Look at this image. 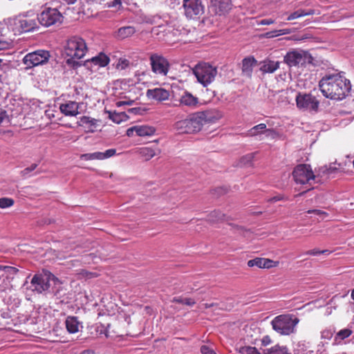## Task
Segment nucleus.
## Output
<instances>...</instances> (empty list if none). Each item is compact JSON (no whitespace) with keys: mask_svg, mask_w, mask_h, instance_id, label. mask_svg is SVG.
<instances>
[{"mask_svg":"<svg viewBox=\"0 0 354 354\" xmlns=\"http://www.w3.org/2000/svg\"><path fill=\"white\" fill-rule=\"evenodd\" d=\"M82 274L88 279L94 278L97 276V274L95 272H91L86 270H82Z\"/></svg>","mask_w":354,"mask_h":354,"instance_id":"50","label":"nucleus"},{"mask_svg":"<svg viewBox=\"0 0 354 354\" xmlns=\"http://www.w3.org/2000/svg\"><path fill=\"white\" fill-rule=\"evenodd\" d=\"M313 62L311 54L301 48L291 49L283 57V62L289 67H304Z\"/></svg>","mask_w":354,"mask_h":354,"instance_id":"4","label":"nucleus"},{"mask_svg":"<svg viewBox=\"0 0 354 354\" xmlns=\"http://www.w3.org/2000/svg\"><path fill=\"white\" fill-rule=\"evenodd\" d=\"M306 254L308 255L317 256V255L320 254V250H317V249H313V250H308L306 252Z\"/></svg>","mask_w":354,"mask_h":354,"instance_id":"55","label":"nucleus"},{"mask_svg":"<svg viewBox=\"0 0 354 354\" xmlns=\"http://www.w3.org/2000/svg\"><path fill=\"white\" fill-rule=\"evenodd\" d=\"M10 268L13 271V272H17L18 269L14 267H10Z\"/></svg>","mask_w":354,"mask_h":354,"instance_id":"62","label":"nucleus"},{"mask_svg":"<svg viewBox=\"0 0 354 354\" xmlns=\"http://www.w3.org/2000/svg\"><path fill=\"white\" fill-rule=\"evenodd\" d=\"M147 96L149 98L162 102L167 100L170 96L169 91L163 88H156L148 89Z\"/></svg>","mask_w":354,"mask_h":354,"instance_id":"17","label":"nucleus"},{"mask_svg":"<svg viewBox=\"0 0 354 354\" xmlns=\"http://www.w3.org/2000/svg\"><path fill=\"white\" fill-rule=\"evenodd\" d=\"M254 57H248L242 60V72L244 75L250 76L252 73L253 66L257 64Z\"/></svg>","mask_w":354,"mask_h":354,"instance_id":"25","label":"nucleus"},{"mask_svg":"<svg viewBox=\"0 0 354 354\" xmlns=\"http://www.w3.org/2000/svg\"><path fill=\"white\" fill-rule=\"evenodd\" d=\"M198 112L205 124L216 123L223 116V113L217 109H209Z\"/></svg>","mask_w":354,"mask_h":354,"instance_id":"13","label":"nucleus"},{"mask_svg":"<svg viewBox=\"0 0 354 354\" xmlns=\"http://www.w3.org/2000/svg\"><path fill=\"white\" fill-rule=\"evenodd\" d=\"M189 120L191 122V126H192V129L195 133L200 131L202 129L203 125L205 124L203 120L200 115L198 111L192 114V116L189 118Z\"/></svg>","mask_w":354,"mask_h":354,"instance_id":"26","label":"nucleus"},{"mask_svg":"<svg viewBox=\"0 0 354 354\" xmlns=\"http://www.w3.org/2000/svg\"><path fill=\"white\" fill-rule=\"evenodd\" d=\"M19 27L21 32H30L38 28L35 19L25 17L18 21Z\"/></svg>","mask_w":354,"mask_h":354,"instance_id":"21","label":"nucleus"},{"mask_svg":"<svg viewBox=\"0 0 354 354\" xmlns=\"http://www.w3.org/2000/svg\"><path fill=\"white\" fill-rule=\"evenodd\" d=\"M331 251H330L329 250H320V254H325V255H329L330 254H331Z\"/></svg>","mask_w":354,"mask_h":354,"instance_id":"59","label":"nucleus"},{"mask_svg":"<svg viewBox=\"0 0 354 354\" xmlns=\"http://www.w3.org/2000/svg\"><path fill=\"white\" fill-rule=\"evenodd\" d=\"M158 28H163L165 30V26L162 25H158L157 27H153L151 30V32L158 34L156 31L158 30Z\"/></svg>","mask_w":354,"mask_h":354,"instance_id":"58","label":"nucleus"},{"mask_svg":"<svg viewBox=\"0 0 354 354\" xmlns=\"http://www.w3.org/2000/svg\"><path fill=\"white\" fill-rule=\"evenodd\" d=\"M315 12L313 10H305L302 9L297 10L291 13L288 17V21H292L302 17L309 16L314 15Z\"/></svg>","mask_w":354,"mask_h":354,"instance_id":"29","label":"nucleus"},{"mask_svg":"<svg viewBox=\"0 0 354 354\" xmlns=\"http://www.w3.org/2000/svg\"><path fill=\"white\" fill-rule=\"evenodd\" d=\"M290 33H291V30L288 29V28L281 29V30H275L270 31V32L265 33V37L266 38H273V37H275L277 36L288 35Z\"/></svg>","mask_w":354,"mask_h":354,"instance_id":"34","label":"nucleus"},{"mask_svg":"<svg viewBox=\"0 0 354 354\" xmlns=\"http://www.w3.org/2000/svg\"><path fill=\"white\" fill-rule=\"evenodd\" d=\"M91 62L96 66L104 67L109 64L110 59L106 54L100 53L97 56L92 57Z\"/></svg>","mask_w":354,"mask_h":354,"instance_id":"28","label":"nucleus"},{"mask_svg":"<svg viewBox=\"0 0 354 354\" xmlns=\"http://www.w3.org/2000/svg\"><path fill=\"white\" fill-rule=\"evenodd\" d=\"M151 71L156 75L166 76L169 72L170 64L167 58L161 55L153 53L149 57Z\"/></svg>","mask_w":354,"mask_h":354,"instance_id":"8","label":"nucleus"},{"mask_svg":"<svg viewBox=\"0 0 354 354\" xmlns=\"http://www.w3.org/2000/svg\"><path fill=\"white\" fill-rule=\"evenodd\" d=\"M157 20H160V19L157 17H145L143 21L149 24H157Z\"/></svg>","mask_w":354,"mask_h":354,"instance_id":"43","label":"nucleus"},{"mask_svg":"<svg viewBox=\"0 0 354 354\" xmlns=\"http://www.w3.org/2000/svg\"><path fill=\"white\" fill-rule=\"evenodd\" d=\"M285 199L286 200L287 198H286L283 195L279 194L277 196H275L274 197H272V198L268 199L267 201L269 203H275V202H277L279 201H283Z\"/></svg>","mask_w":354,"mask_h":354,"instance_id":"45","label":"nucleus"},{"mask_svg":"<svg viewBox=\"0 0 354 354\" xmlns=\"http://www.w3.org/2000/svg\"><path fill=\"white\" fill-rule=\"evenodd\" d=\"M224 216L225 215L219 211H214L208 215V220L210 222H218L223 221Z\"/></svg>","mask_w":354,"mask_h":354,"instance_id":"37","label":"nucleus"},{"mask_svg":"<svg viewBox=\"0 0 354 354\" xmlns=\"http://www.w3.org/2000/svg\"><path fill=\"white\" fill-rule=\"evenodd\" d=\"M138 153L140 156L145 159V160H149L156 154L153 149L147 147L140 148Z\"/></svg>","mask_w":354,"mask_h":354,"instance_id":"31","label":"nucleus"},{"mask_svg":"<svg viewBox=\"0 0 354 354\" xmlns=\"http://www.w3.org/2000/svg\"><path fill=\"white\" fill-rule=\"evenodd\" d=\"M266 130V124L264 123H261L251 128L248 131V135L251 137L256 136L265 133Z\"/></svg>","mask_w":354,"mask_h":354,"instance_id":"32","label":"nucleus"},{"mask_svg":"<svg viewBox=\"0 0 354 354\" xmlns=\"http://www.w3.org/2000/svg\"><path fill=\"white\" fill-rule=\"evenodd\" d=\"M299 319L292 315L283 314L275 317L271 322L272 329L281 335H290L295 331Z\"/></svg>","mask_w":354,"mask_h":354,"instance_id":"3","label":"nucleus"},{"mask_svg":"<svg viewBox=\"0 0 354 354\" xmlns=\"http://www.w3.org/2000/svg\"><path fill=\"white\" fill-rule=\"evenodd\" d=\"M49 57L50 54L48 51L39 50L26 55L23 59V63L26 66V68H30L46 63Z\"/></svg>","mask_w":354,"mask_h":354,"instance_id":"9","label":"nucleus"},{"mask_svg":"<svg viewBox=\"0 0 354 354\" xmlns=\"http://www.w3.org/2000/svg\"><path fill=\"white\" fill-rule=\"evenodd\" d=\"M86 44L82 37L73 36L70 37L66 44L64 50L66 55L69 57L66 60L68 64H74L73 59H80L82 58L87 52Z\"/></svg>","mask_w":354,"mask_h":354,"instance_id":"2","label":"nucleus"},{"mask_svg":"<svg viewBox=\"0 0 354 354\" xmlns=\"http://www.w3.org/2000/svg\"><path fill=\"white\" fill-rule=\"evenodd\" d=\"M116 150L115 149H109L104 152L96 151L93 153H83L80 156V159L84 160H104L115 156Z\"/></svg>","mask_w":354,"mask_h":354,"instance_id":"14","label":"nucleus"},{"mask_svg":"<svg viewBox=\"0 0 354 354\" xmlns=\"http://www.w3.org/2000/svg\"><path fill=\"white\" fill-rule=\"evenodd\" d=\"M319 89L327 98L344 99L351 90L350 81L340 74L325 75L319 82Z\"/></svg>","mask_w":354,"mask_h":354,"instance_id":"1","label":"nucleus"},{"mask_svg":"<svg viewBox=\"0 0 354 354\" xmlns=\"http://www.w3.org/2000/svg\"><path fill=\"white\" fill-rule=\"evenodd\" d=\"M279 261H274L270 259L257 257L248 261V266L250 268L257 266L259 268H271L277 267Z\"/></svg>","mask_w":354,"mask_h":354,"instance_id":"16","label":"nucleus"},{"mask_svg":"<svg viewBox=\"0 0 354 354\" xmlns=\"http://www.w3.org/2000/svg\"><path fill=\"white\" fill-rule=\"evenodd\" d=\"M351 297L353 300H354V288L351 291Z\"/></svg>","mask_w":354,"mask_h":354,"instance_id":"63","label":"nucleus"},{"mask_svg":"<svg viewBox=\"0 0 354 354\" xmlns=\"http://www.w3.org/2000/svg\"><path fill=\"white\" fill-rule=\"evenodd\" d=\"M62 19L61 12L57 8H45L37 16L38 21L46 27L61 24Z\"/></svg>","mask_w":354,"mask_h":354,"instance_id":"7","label":"nucleus"},{"mask_svg":"<svg viewBox=\"0 0 354 354\" xmlns=\"http://www.w3.org/2000/svg\"><path fill=\"white\" fill-rule=\"evenodd\" d=\"M45 114H46V116L49 119H52L55 117V115L54 114V111L47 110V111H46Z\"/></svg>","mask_w":354,"mask_h":354,"instance_id":"56","label":"nucleus"},{"mask_svg":"<svg viewBox=\"0 0 354 354\" xmlns=\"http://www.w3.org/2000/svg\"><path fill=\"white\" fill-rule=\"evenodd\" d=\"M183 8L188 19H194L204 13V6L201 0H183Z\"/></svg>","mask_w":354,"mask_h":354,"instance_id":"10","label":"nucleus"},{"mask_svg":"<svg viewBox=\"0 0 354 354\" xmlns=\"http://www.w3.org/2000/svg\"><path fill=\"white\" fill-rule=\"evenodd\" d=\"M80 105L74 101H68L59 105V110L66 116H76L80 113Z\"/></svg>","mask_w":354,"mask_h":354,"instance_id":"18","label":"nucleus"},{"mask_svg":"<svg viewBox=\"0 0 354 354\" xmlns=\"http://www.w3.org/2000/svg\"><path fill=\"white\" fill-rule=\"evenodd\" d=\"M272 342V339L269 335L264 336L261 339L262 345L266 346L270 344Z\"/></svg>","mask_w":354,"mask_h":354,"instance_id":"52","label":"nucleus"},{"mask_svg":"<svg viewBox=\"0 0 354 354\" xmlns=\"http://www.w3.org/2000/svg\"><path fill=\"white\" fill-rule=\"evenodd\" d=\"M129 64V62L126 59H120L117 64V68L124 69Z\"/></svg>","mask_w":354,"mask_h":354,"instance_id":"44","label":"nucleus"},{"mask_svg":"<svg viewBox=\"0 0 354 354\" xmlns=\"http://www.w3.org/2000/svg\"><path fill=\"white\" fill-rule=\"evenodd\" d=\"M239 354H261L255 347L252 346H241L239 349Z\"/></svg>","mask_w":354,"mask_h":354,"instance_id":"38","label":"nucleus"},{"mask_svg":"<svg viewBox=\"0 0 354 354\" xmlns=\"http://www.w3.org/2000/svg\"><path fill=\"white\" fill-rule=\"evenodd\" d=\"M80 354H94V352L91 350H85L82 351Z\"/></svg>","mask_w":354,"mask_h":354,"instance_id":"60","label":"nucleus"},{"mask_svg":"<svg viewBox=\"0 0 354 354\" xmlns=\"http://www.w3.org/2000/svg\"><path fill=\"white\" fill-rule=\"evenodd\" d=\"M179 102L181 106H187L190 109H196L200 104L198 97L194 96L192 93L186 90H185L180 95Z\"/></svg>","mask_w":354,"mask_h":354,"instance_id":"15","label":"nucleus"},{"mask_svg":"<svg viewBox=\"0 0 354 354\" xmlns=\"http://www.w3.org/2000/svg\"><path fill=\"white\" fill-rule=\"evenodd\" d=\"M176 129L181 133H194L191 126L189 118L178 121L175 124Z\"/></svg>","mask_w":354,"mask_h":354,"instance_id":"27","label":"nucleus"},{"mask_svg":"<svg viewBox=\"0 0 354 354\" xmlns=\"http://www.w3.org/2000/svg\"><path fill=\"white\" fill-rule=\"evenodd\" d=\"M274 23V21L273 19H261L258 23V24L259 25L268 26V25L273 24Z\"/></svg>","mask_w":354,"mask_h":354,"instance_id":"51","label":"nucleus"},{"mask_svg":"<svg viewBox=\"0 0 354 354\" xmlns=\"http://www.w3.org/2000/svg\"><path fill=\"white\" fill-rule=\"evenodd\" d=\"M253 156L251 154L246 155L241 158V162L246 163V162H251L252 160Z\"/></svg>","mask_w":354,"mask_h":354,"instance_id":"54","label":"nucleus"},{"mask_svg":"<svg viewBox=\"0 0 354 354\" xmlns=\"http://www.w3.org/2000/svg\"><path fill=\"white\" fill-rule=\"evenodd\" d=\"M15 203V201L11 198H0V208L5 209L12 207Z\"/></svg>","mask_w":354,"mask_h":354,"instance_id":"39","label":"nucleus"},{"mask_svg":"<svg viewBox=\"0 0 354 354\" xmlns=\"http://www.w3.org/2000/svg\"><path fill=\"white\" fill-rule=\"evenodd\" d=\"M204 305H205V308H208L212 306V304H205Z\"/></svg>","mask_w":354,"mask_h":354,"instance_id":"64","label":"nucleus"},{"mask_svg":"<svg viewBox=\"0 0 354 354\" xmlns=\"http://www.w3.org/2000/svg\"><path fill=\"white\" fill-rule=\"evenodd\" d=\"M66 1L68 4H73L76 2L77 0H64Z\"/></svg>","mask_w":354,"mask_h":354,"instance_id":"61","label":"nucleus"},{"mask_svg":"<svg viewBox=\"0 0 354 354\" xmlns=\"http://www.w3.org/2000/svg\"><path fill=\"white\" fill-rule=\"evenodd\" d=\"M308 214H315L317 216H322V218H324L326 216H328V214L326 212H324L320 209H309L307 211Z\"/></svg>","mask_w":354,"mask_h":354,"instance_id":"40","label":"nucleus"},{"mask_svg":"<svg viewBox=\"0 0 354 354\" xmlns=\"http://www.w3.org/2000/svg\"><path fill=\"white\" fill-rule=\"evenodd\" d=\"M171 302L185 304L189 306H192L196 304V301L192 298H184L183 297H175L172 299Z\"/></svg>","mask_w":354,"mask_h":354,"instance_id":"35","label":"nucleus"},{"mask_svg":"<svg viewBox=\"0 0 354 354\" xmlns=\"http://www.w3.org/2000/svg\"><path fill=\"white\" fill-rule=\"evenodd\" d=\"M32 290L37 293H42L50 288V277L42 274H35L31 279Z\"/></svg>","mask_w":354,"mask_h":354,"instance_id":"12","label":"nucleus"},{"mask_svg":"<svg viewBox=\"0 0 354 354\" xmlns=\"http://www.w3.org/2000/svg\"><path fill=\"white\" fill-rule=\"evenodd\" d=\"M80 322L75 316H68L65 321L66 328L69 333H76L79 331Z\"/></svg>","mask_w":354,"mask_h":354,"instance_id":"24","label":"nucleus"},{"mask_svg":"<svg viewBox=\"0 0 354 354\" xmlns=\"http://www.w3.org/2000/svg\"><path fill=\"white\" fill-rule=\"evenodd\" d=\"M353 333V331L348 328H344L340 330L336 335L335 337V340L337 341L338 339L343 340L348 337H350Z\"/></svg>","mask_w":354,"mask_h":354,"instance_id":"36","label":"nucleus"},{"mask_svg":"<svg viewBox=\"0 0 354 354\" xmlns=\"http://www.w3.org/2000/svg\"><path fill=\"white\" fill-rule=\"evenodd\" d=\"M156 129L150 126H137L138 136H150L154 134Z\"/></svg>","mask_w":354,"mask_h":354,"instance_id":"30","label":"nucleus"},{"mask_svg":"<svg viewBox=\"0 0 354 354\" xmlns=\"http://www.w3.org/2000/svg\"><path fill=\"white\" fill-rule=\"evenodd\" d=\"M8 118V114L6 111L0 109V124Z\"/></svg>","mask_w":354,"mask_h":354,"instance_id":"53","label":"nucleus"},{"mask_svg":"<svg viewBox=\"0 0 354 354\" xmlns=\"http://www.w3.org/2000/svg\"><path fill=\"white\" fill-rule=\"evenodd\" d=\"M265 133H266L267 137H270L272 138H275L277 136V133L273 129H266Z\"/></svg>","mask_w":354,"mask_h":354,"instance_id":"47","label":"nucleus"},{"mask_svg":"<svg viewBox=\"0 0 354 354\" xmlns=\"http://www.w3.org/2000/svg\"><path fill=\"white\" fill-rule=\"evenodd\" d=\"M297 106L300 109L312 110L317 111L319 102L316 97L309 93H299L296 97Z\"/></svg>","mask_w":354,"mask_h":354,"instance_id":"11","label":"nucleus"},{"mask_svg":"<svg viewBox=\"0 0 354 354\" xmlns=\"http://www.w3.org/2000/svg\"><path fill=\"white\" fill-rule=\"evenodd\" d=\"M97 120L88 116H82L77 122V126L85 129L86 132H94L96 129Z\"/></svg>","mask_w":354,"mask_h":354,"instance_id":"20","label":"nucleus"},{"mask_svg":"<svg viewBox=\"0 0 354 354\" xmlns=\"http://www.w3.org/2000/svg\"><path fill=\"white\" fill-rule=\"evenodd\" d=\"M265 354H291L286 346L275 345L268 349Z\"/></svg>","mask_w":354,"mask_h":354,"instance_id":"33","label":"nucleus"},{"mask_svg":"<svg viewBox=\"0 0 354 354\" xmlns=\"http://www.w3.org/2000/svg\"><path fill=\"white\" fill-rule=\"evenodd\" d=\"M120 4H121V0H113V1L109 3V7H115L117 5H120Z\"/></svg>","mask_w":354,"mask_h":354,"instance_id":"57","label":"nucleus"},{"mask_svg":"<svg viewBox=\"0 0 354 354\" xmlns=\"http://www.w3.org/2000/svg\"><path fill=\"white\" fill-rule=\"evenodd\" d=\"M126 134L129 137L133 136L134 135L137 136V126H133L132 127L129 128L127 130Z\"/></svg>","mask_w":354,"mask_h":354,"instance_id":"46","label":"nucleus"},{"mask_svg":"<svg viewBox=\"0 0 354 354\" xmlns=\"http://www.w3.org/2000/svg\"><path fill=\"white\" fill-rule=\"evenodd\" d=\"M293 178L297 184L312 186V183L315 180L314 174L310 165L300 164L296 166L292 171Z\"/></svg>","mask_w":354,"mask_h":354,"instance_id":"6","label":"nucleus"},{"mask_svg":"<svg viewBox=\"0 0 354 354\" xmlns=\"http://www.w3.org/2000/svg\"><path fill=\"white\" fill-rule=\"evenodd\" d=\"M12 46V43L7 41H1L0 40V50L4 49H8Z\"/></svg>","mask_w":354,"mask_h":354,"instance_id":"49","label":"nucleus"},{"mask_svg":"<svg viewBox=\"0 0 354 354\" xmlns=\"http://www.w3.org/2000/svg\"><path fill=\"white\" fill-rule=\"evenodd\" d=\"M280 62L265 59L260 62V71L263 73H273L279 68Z\"/></svg>","mask_w":354,"mask_h":354,"instance_id":"22","label":"nucleus"},{"mask_svg":"<svg viewBox=\"0 0 354 354\" xmlns=\"http://www.w3.org/2000/svg\"><path fill=\"white\" fill-rule=\"evenodd\" d=\"M121 115L122 114H120V113H113V114H111L110 115V118L114 122H116V123H120V121L122 120L121 119Z\"/></svg>","mask_w":354,"mask_h":354,"instance_id":"48","label":"nucleus"},{"mask_svg":"<svg viewBox=\"0 0 354 354\" xmlns=\"http://www.w3.org/2000/svg\"><path fill=\"white\" fill-rule=\"evenodd\" d=\"M37 167V164H32L30 167L25 168L21 171L23 176H26L30 172L34 171Z\"/></svg>","mask_w":354,"mask_h":354,"instance_id":"41","label":"nucleus"},{"mask_svg":"<svg viewBox=\"0 0 354 354\" xmlns=\"http://www.w3.org/2000/svg\"><path fill=\"white\" fill-rule=\"evenodd\" d=\"M211 6L216 14L221 15L230 9V0H211Z\"/></svg>","mask_w":354,"mask_h":354,"instance_id":"19","label":"nucleus"},{"mask_svg":"<svg viewBox=\"0 0 354 354\" xmlns=\"http://www.w3.org/2000/svg\"><path fill=\"white\" fill-rule=\"evenodd\" d=\"M135 33L136 29L133 26H124L120 28L116 32H115L114 37L120 40H123L131 37Z\"/></svg>","mask_w":354,"mask_h":354,"instance_id":"23","label":"nucleus"},{"mask_svg":"<svg viewBox=\"0 0 354 354\" xmlns=\"http://www.w3.org/2000/svg\"><path fill=\"white\" fill-rule=\"evenodd\" d=\"M192 70L198 82L204 87L214 81L218 73L216 67L206 62L197 64Z\"/></svg>","mask_w":354,"mask_h":354,"instance_id":"5","label":"nucleus"},{"mask_svg":"<svg viewBox=\"0 0 354 354\" xmlns=\"http://www.w3.org/2000/svg\"><path fill=\"white\" fill-rule=\"evenodd\" d=\"M201 353L202 354H216L212 348L207 345H203L201 347Z\"/></svg>","mask_w":354,"mask_h":354,"instance_id":"42","label":"nucleus"}]
</instances>
